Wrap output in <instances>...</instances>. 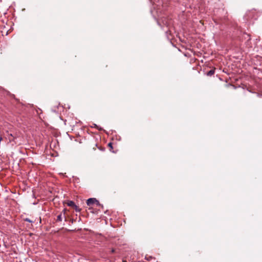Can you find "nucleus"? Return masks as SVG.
<instances>
[{
  "label": "nucleus",
  "instance_id": "obj_9",
  "mask_svg": "<svg viewBox=\"0 0 262 262\" xmlns=\"http://www.w3.org/2000/svg\"><path fill=\"white\" fill-rule=\"evenodd\" d=\"M25 221H26V222H29V223H32L33 222L32 221H31L30 219H29L28 218H26L25 219Z\"/></svg>",
  "mask_w": 262,
  "mask_h": 262
},
{
  "label": "nucleus",
  "instance_id": "obj_12",
  "mask_svg": "<svg viewBox=\"0 0 262 262\" xmlns=\"http://www.w3.org/2000/svg\"><path fill=\"white\" fill-rule=\"evenodd\" d=\"M123 262H127L126 261H123Z\"/></svg>",
  "mask_w": 262,
  "mask_h": 262
},
{
  "label": "nucleus",
  "instance_id": "obj_5",
  "mask_svg": "<svg viewBox=\"0 0 262 262\" xmlns=\"http://www.w3.org/2000/svg\"><path fill=\"white\" fill-rule=\"evenodd\" d=\"M214 73V71L213 70H211L209 71H208L207 73V76H212Z\"/></svg>",
  "mask_w": 262,
  "mask_h": 262
},
{
  "label": "nucleus",
  "instance_id": "obj_6",
  "mask_svg": "<svg viewBox=\"0 0 262 262\" xmlns=\"http://www.w3.org/2000/svg\"><path fill=\"white\" fill-rule=\"evenodd\" d=\"M97 206H100L102 208H103V205L101 204L97 200V202H95V203Z\"/></svg>",
  "mask_w": 262,
  "mask_h": 262
},
{
  "label": "nucleus",
  "instance_id": "obj_8",
  "mask_svg": "<svg viewBox=\"0 0 262 262\" xmlns=\"http://www.w3.org/2000/svg\"><path fill=\"white\" fill-rule=\"evenodd\" d=\"M75 208L76 211L77 212H80V209L75 205V206L74 207Z\"/></svg>",
  "mask_w": 262,
  "mask_h": 262
},
{
  "label": "nucleus",
  "instance_id": "obj_4",
  "mask_svg": "<svg viewBox=\"0 0 262 262\" xmlns=\"http://www.w3.org/2000/svg\"><path fill=\"white\" fill-rule=\"evenodd\" d=\"M62 213H61L59 215H58V216L57 217L56 221L60 222L62 221Z\"/></svg>",
  "mask_w": 262,
  "mask_h": 262
},
{
  "label": "nucleus",
  "instance_id": "obj_7",
  "mask_svg": "<svg viewBox=\"0 0 262 262\" xmlns=\"http://www.w3.org/2000/svg\"><path fill=\"white\" fill-rule=\"evenodd\" d=\"M145 258L147 260H150L152 258V257L151 256L146 255Z\"/></svg>",
  "mask_w": 262,
  "mask_h": 262
},
{
  "label": "nucleus",
  "instance_id": "obj_11",
  "mask_svg": "<svg viewBox=\"0 0 262 262\" xmlns=\"http://www.w3.org/2000/svg\"><path fill=\"white\" fill-rule=\"evenodd\" d=\"M111 252L112 253H114L115 252V250L114 249H112Z\"/></svg>",
  "mask_w": 262,
  "mask_h": 262
},
{
  "label": "nucleus",
  "instance_id": "obj_10",
  "mask_svg": "<svg viewBox=\"0 0 262 262\" xmlns=\"http://www.w3.org/2000/svg\"><path fill=\"white\" fill-rule=\"evenodd\" d=\"M112 143H108V146H109L110 147H111V148H112Z\"/></svg>",
  "mask_w": 262,
  "mask_h": 262
},
{
  "label": "nucleus",
  "instance_id": "obj_2",
  "mask_svg": "<svg viewBox=\"0 0 262 262\" xmlns=\"http://www.w3.org/2000/svg\"><path fill=\"white\" fill-rule=\"evenodd\" d=\"M91 127L96 128L99 130H102L103 129L102 127L98 126L95 123H93Z\"/></svg>",
  "mask_w": 262,
  "mask_h": 262
},
{
  "label": "nucleus",
  "instance_id": "obj_1",
  "mask_svg": "<svg viewBox=\"0 0 262 262\" xmlns=\"http://www.w3.org/2000/svg\"><path fill=\"white\" fill-rule=\"evenodd\" d=\"M95 202H97V199L96 198H90L87 200L86 204L88 206H90L95 204Z\"/></svg>",
  "mask_w": 262,
  "mask_h": 262
},
{
  "label": "nucleus",
  "instance_id": "obj_3",
  "mask_svg": "<svg viewBox=\"0 0 262 262\" xmlns=\"http://www.w3.org/2000/svg\"><path fill=\"white\" fill-rule=\"evenodd\" d=\"M68 206L74 207L75 206V203L72 201H70L67 203Z\"/></svg>",
  "mask_w": 262,
  "mask_h": 262
}]
</instances>
